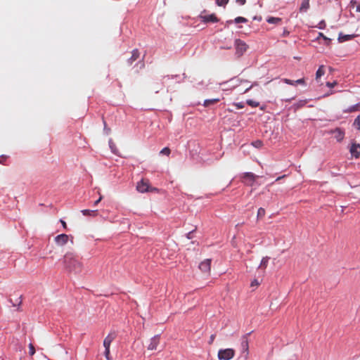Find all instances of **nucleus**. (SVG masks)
I'll use <instances>...</instances> for the list:
<instances>
[{"mask_svg": "<svg viewBox=\"0 0 360 360\" xmlns=\"http://www.w3.org/2000/svg\"><path fill=\"white\" fill-rule=\"evenodd\" d=\"M65 269L70 273L77 274L82 271V264L78 255L73 252H67L63 259Z\"/></svg>", "mask_w": 360, "mask_h": 360, "instance_id": "f257e3e1", "label": "nucleus"}, {"mask_svg": "<svg viewBox=\"0 0 360 360\" xmlns=\"http://www.w3.org/2000/svg\"><path fill=\"white\" fill-rule=\"evenodd\" d=\"M234 47L236 49L235 55L239 58L245 53L248 48V46L243 40L237 39L234 41Z\"/></svg>", "mask_w": 360, "mask_h": 360, "instance_id": "f03ea898", "label": "nucleus"}, {"mask_svg": "<svg viewBox=\"0 0 360 360\" xmlns=\"http://www.w3.org/2000/svg\"><path fill=\"white\" fill-rule=\"evenodd\" d=\"M235 354V351L233 349H221L218 352V359L219 360H230Z\"/></svg>", "mask_w": 360, "mask_h": 360, "instance_id": "7ed1b4c3", "label": "nucleus"}, {"mask_svg": "<svg viewBox=\"0 0 360 360\" xmlns=\"http://www.w3.org/2000/svg\"><path fill=\"white\" fill-rule=\"evenodd\" d=\"M198 18L204 23H209V22L215 23V22H218L219 20L214 13L207 15H202V13L198 16Z\"/></svg>", "mask_w": 360, "mask_h": 360, "instance_id": "20e7f679", "label": "nucleus"}, {"mask_svg": "<svg viewBox=\"0 0 360 360\" xmlns=\"http://www.w3.org/2000/svg\"><path fill=\"white\" fill-rule=\"evenodd\" d=\"M257 177V176L252 172H244L242 176V178L247 181L245 184L250 186H253Z\"/></svg>", "mask_w": 360, "mask_h": 360, "instance_id": "39448f33", "label": "nucleus"}, {"mask_svg": "<svg viewBox=\"0 0 360 360\" xmlns=\"http://www.w3.org/2000/svg\"><path fill=\"white\" fill-rule=\"evenodd\" d=\"M54 240L57 245L63 246L68 241V236L65 233L59 234L55 237Z\"/></svg>", "mask_w": 360, "mask_h": 360, "instance_id": "423d86ee", "label": "nucleus"}, {"mask_svg": "<svg viewBox=\"0 0 360 360\" xmlns=\"http://www.w3.org/2000/svg\"><path fill=\"white\" fill-rule=\"evenodd\" d=\"M252 333V332H249L245 335H243L241 338L240 346L243 352L248 353V336Z\"/></svg>", "mask_w": 360, "mask_h": 360, "instance_id": "0eeeda50", "label": "nucleus"}, {"mask_svg": "<svg viewBox=\"0 0 360 360\" xmlns=\"http://www.w3.org/2000/svg\"><path fill=\"white\" fill-rule=\"evenodd\" d=\"M199 269L204 273H207L210 271L211 267V259H206L201 262L199 264Z\"/></svg>", "mask_w": 360, "mask_h": 360, "instance_id": "6e6552de", "label": "nucleus"}, {"mask_svg": "<svg viewBox=\"0 0 360 360\" xmlns=\"http://www.w3.org/2000/svg\"><path fill=\"white\" fill-rule=\"evenodd\" d=\"M349 152L353 157L358 158L360 156V144L353 143L349 148Z\"/></svg>", "mask_w": 360, "mask_h": 360, "instance_id": "1a4fd4ad", "label": "nucleus"}, {"mask_svg": "<svg viewBox=\"0 0 360 360\" xmlns=\"http://www.w3.org/2000/svg\"><path fill=\"white\" fill-rule=\"evenodd\" d=\"M115 332L110 333L103 340V347L110 348L111 342L116 338Z\"/></svg>", "mask_w": 360, "mask_h": 360, "instance_id": "9d476101", "label": "nucleus"}, {"mask_svg": "<svg viewBox=\"0 0 360 360\" xmlns=\"http://www.w3.org/2000/svg\"><path fill=\"white\" fill-rule=\"evenodd\" d=\"M160 342V335H156L150 339V344L148 346V350H155Z\"/></svg>", "mask_w": 360, "mask_h": 360, "instance_id": "9b49d317", "label": "nucleus"}, {"mask_svg": "<svg viewBox=\"0 0 360 360\" xmlns=\"http://www.w3.org/2000/svg\"><path fill=\"white\" fill-rule=\"evenodd\" d=\"M149 189V185L147 182L143 180H141L137 183L136 190L140 193H146L148 192Z\"/></svg>", "mask_w": 360, "mask_h": 360, "instance_id": "f8f14e48", "label": "nucleus"}, {"mask_svg": "<svg viewBox=\"0 0 360 360\" xmlns=\"http://www.w3.org/2000/svg\"><path fill=\"white\" fill-rule=\"evenodd\" d=\"M283 82L285 84H289V85H292V86H295V85H297V84L306 85L305 79L304 78H301V79H297V80H291V79L285 78V79H283Z\"/></svg>", "mask_w": 360, "mask_h": 360, "instance_id": "ddd939ff", "label": "nucleus"}, {"mask_svg": "<svg viewBox=\"0 0 360 360\" xmlns=\"http://www.w3.org/2000/svg\"><path fill=\"white\" fill-rule=\"evenodd\" d=\"M333 133L335 134V138L336 139L337 141L340 142L343 140L345 137V131L343 129L340 128H336Z\"/></svg>", "mask_w": 360, "mask_h": 360, "instance_id": "4468645a", "label": "nucleus"}, {"mask_svg": "<svg viewBox=\"0 0 360 360\" xmlns=\"http://www.w3.org/2000/svg\"><path fill=\"white\" fill-rule=\"evenodd\" d=\"M140 56V52L137 49H135L131 52V56L128 59L127 63L129 65H131L133 62L136 60Z\"/></svg>", "mask_w": 360, "mask_h": 360, "instance_id": "2eb2a0df", "label": "nucleus"}, {"mask_svg": "<svg viewBox=\"0 0 360 360\" xmlns=\"http://www.w3.org/2000/svg\"><path fill=\"white\" fill-rule=\"evenodd\" d=\"M355 37L354 34H343L340 33L338 36V41L342 43L352 39Z\"/></svg>", "mask_w": 360, "mask_h": 360, "instance_id": "dca6fc26", "label": "nucleus"}, {"mask_svg": "<svg viewBox=\"0 0 360 360\" xmlns=\"http://www.w3.org/2000/svg\"><path fill=\"white\" fill-rule=\"evenodd\" d=\"M320 38L324 40V44L326 46H329L331 41V39L327 37H326L322 32H319L317 37L314 41H318Z\"/></svg>", "mask_w": 360, "mask_h": 360, "instance_id": "f3484780", "label": "nucleus"}, {"mask_svg": "<svg viewBox=\"0 0 360 360\" xmlns=\"http://www.w3.org/2000/svg\"><path fill=\"white\" fill-rule=\"evenodd\" d=\"M219 101H220V98H219L205 99L204 101L203 105L206 108L210 107V105H214V104L218 103Z\"/></svg>", "mask_w": 360, "mask_h": 360, "instance_id": "a211bd4d", "label": "nucleus"}, {"mask_svg": "<svg viewBox=\"0 0 360 360\" xmlns=\"http://www.w3.org/2000/svg\"><path fill=\"white\" fill-rule=\"evenodd\" d=\"M82 214L84 216H92L95 217L98 215V210H82L81 211Z\"/></svg>", "mask_w": 360, "mask_h": 360, "instance_id": "6ab92c4d", "label": "nucleus"}, {"mask_svg": "<svg viewBox=\"0 0 360 360\" xmlns=\"http://www.w3.org/2000/svg\"><path fill=\"white\" fill-rule=\"evenodd\" d=\"M309 8V0H303L302 1V4H301L300 8V11L301 13H305L307 11Z\"/></svg>", "mask_w": 360, "mask_h": 360, "instance_id": "aec40b11", "label": "nucleus"}, {"mask_svg": "<svg viewBox=\"0 0 360 360\" xmlns=\"http://www.w3.org/2000/svg\"><path fill=\"white\" fill-rule=\"evenodd\" d=\"M248 20L247 18H244V17H237L236 18L233 20H228L226 22L228 24H231L233 22H235V23H245L247 22Z\"/></svg>", "mask_w": 360, "mask_h": 360, "instance_id": "412c9836", "label": "nucleus"}, {"mask_svg": "<svg viewBox=\"0 0 360 360\" xmlns=\"http://www.w3.org/2000/svg\"><path fill=\"white\" fill-rule=\"evenodd\" d=\"M307 103V100H300L298 102L293 104L292 106L295 110H297L302 107H304Z\"/></svg>", "mask_w": 360, "mask_h": 360, "instance_id": "4be33fe9", "label": "nucleus"}, {"mask_svg": "<svg viewBox=\"0 0 360 360\" xmlns=\"http://www.w3.org/2000/svg\"><path fill=\"white\" fill-rule=\"evenodd\" d=\"M358 110H360V108H359V104H354L353 105L348 107L347 109L343 110V112L350 113Z\"/></svg>", "mask_w": 360, "mask_h": 360, "instance_id": "5701e85b", "label": "nucleus"}, {"mask_svg": "<svg viewBox=\"0 0 360 360\" xmlns=\"http://www.w3.org/2000/svg\"><path fill=\"white\" fill-rule=\"evenodd\" d=\"M269 259H270L269 257L266 256V257H263L260 262L259 267L262 268V269H266V267L268 265Z\"/></svg>", "mask_w": 360, "mask_h": 360, "instance_id": "b1692460", "label": "nucleus"}, {"mask_svg": "<svg viewBox=\"0 0 360 360\" xmlns=\"http://www.w3.org/2000/svg\"><path fill=\"white\" fill-rule=\"evenodd\" d=\"M281 18L276 17H269L266 22L270 24H278L281 22Z\"/></svg>", "mask_w": 360, "mask_h": 360, "instance_id": "393cba45", "label": "nucleus"}, {"mask_svg": "<svg viewBox=\"0 0 360 360\" xmlns=\"http://www.w3.org/2000/svg\"><path fill=\"white\" fill-rule=\"evenodd\" d=\"M352 127L360 131V115H358L354 120Z\"/></svg>", "mask_w": 360, "mask_h": 360, "instance_id": "a878e982", "label": "nucleus"}, {"mask_svg": "<svg viewBox=\"0 0 360 360\" xmlns=\"http://www.w3.org/2000/svg\"><path fill=\"white\" fill-rule=\"evenodd\" d=\"M324 73H325V72L323 70V66L321 65L316 70V78L319 79V78L321 77L324 75Z\"/></svg>", "mask_w": 360, "mask_h": 360, "instance_id": "bb28decb", "label": "nucleus"}, {"mask_svg": "<svg viewBox=\"0 0 360 360\" xmlns=\"http://www.w3.org/2000/svg\"><path fill=\"white\" fill-rule=\"evenodd\" d=\"M246 103H247L248 105L252 106V107H257V106H259V102L255 101H253V100H252V99H248V100H247Z\"/></svg>", "mask_w": 360, "mask_h": 360, "instance_id": "cd10ccee", "label": "nucleus"}, {"mask_svg": "<svg viewBox=\"0 0 360 360\" xmlns=\"http://www.w3.org/2000/svg\"><path fill=\"white\" fill-rule=\"evenodd\" d=\"M109 146L110 148L112 153H113L114 154H117V148H116L115 143L112 142V139L109 140Z\"/></svg>", "mask_w": 360, "mask_h": 360, "instance_id": "c85d7f7f", "label": "nucleus"}, {"mask_svg": "<svg viewBox=\"0 0 360 360\" xmlns=\"http://www.w3.org/2000/svg\"><path fill=\"white\" fill-rule=\"evenodd\" d=\"M171 153V150L170 149L168 148V147H165L164 148H162L160 152V155H167V156H169V154Z\"/></svg>", "mask_w": 360, "mask_h": 360, "instance_id": "c756f323", "label": "nucleus"}, {"mask_svg": "<svg viewBox=\"0 0 360 360\" xmlns=\"http://www.w3.org/2000/svg\"><path fill=\"white\" fill-rule=\"evenodd\" d=\"M326 27V24L324 20H321L317 25L315 26V27L319 29V30H323Z\"/></svg>", "mask_w": 360, "mask_h": 360, "instance_id": "7c9ffc66", "label": "nucleus"}, {"mask_svg": "<svg viewBox=\"0 0 360 360\" xmlns=\"http://www.w3.org/2000/svg\"><path fill=\"white\" fill-rule=\"evenodd\" d=\"M252 145L257 148H259L263 146V143L260 140H257V141H253L252 143Z\"/></svg>", "mask_w": 360, "mask_h": 360, "instance_id": "2f4dec72", "label": "nucleus"}, {"mask_svg": "<svg viewBox=\"0 0 360 360\" xmlns=\"http://www.w3.org/2000/svg\"><path fill=\"white\" fill-rule=\"evenodd\" d=\"M229 0H216V4L219 6H225Z\"/></svg>", "mask_w": 360, "mask_h": 360, "instance_id": "473e14b6", "label": "nucleus"}, {"mask_svg": "<svg viewBox=\"0 0 360 360\" xmlns=\"http://www.w3.org/2000/svg\"><path fill=\"white\" fill-rule=\"evenodd\" d=\"M265 215V210L260 207L257 210V218H262Z\"/></svg>", "mask_w": 360, "mask_h": 360, "instance_id": "72a5a7b5", "label": "nucleus"}, {"mask_svg": "<svg viewBox=\"0 0 360 360\" xmlns=\"http://www.w3.org/2000/svg\"><path fill=\"white\" fill-rule=\"evenodd\" d=\"M7 159H8V156H6L5 155H0V163L2 165H6Z\"/></svg>", "mask_w": 360, "mask_h": 360, "instance_id": "f704fd0d", "label": "nucleus"}, {"mask_svg": "<svg viewBox=\"0 0 360 360\" xmlns=\"http://www.w3.org/2000/svg\"><path fill=\"white\" fill-rule=\"evenodd\" d=\"M34 353H35L34 347L33 346L32 344L30 343L29 345V354L30 356H32V355H34Z\"/></svg>", "mask_w": 360, "mask_h": 360, "instance_id": "c9c22d12", "label": "nucleus"}, {"mask_svg": "<svg viewBox=\"0 0 360 360\" xmlns=\"http://www.w3.org/2000/svg\"><path fill=\"white\" fill-rule=\"evenodd\" d=\"M103 124H104L103 131L108 135L110 132V129L107 127L106 122L104 120H103Z\"/></svg>", "mask_w": 360, "mask_h": 360, "instance_id": "e433bc0d", "label": "nucleus"}, {"mask_svg": "<svg viewBox=\"0 0 360 360\" xmlns=\"http://www.w3.org/2000/svg\"><path fill=\"white\" fill-rule=\"evenodd\" d=\"M235 105L237 108V109H242L245 107V103L243 102H238L236 103Z\"/></svg>", "mask_w": 360, "mask_h": 360, "instance_id": "4c0bfd02", "label": "nucleus"}, {"mask_svg": "<svg viewBox=\"0 0 360 360\" xmlns=\"http://www.w3.org/2000/svg\"><path fill=\"white\" fill-rule=\"evenodd\" d=\"M337 84V82L334 81L333 82H326V86L329 88H333Z\"/></svg>", "mask_w": 360, "mask_h": 360, "instance_id": "58836bf2", "label": "nucleus"}, {"mask_svg": "<svg viewBox=\"0 0 360 360\" xmlns=\"http://www.w3.org/2000/svg\"><path fill=\"white\" fill-rule=\"evenodd\" d=\"M193 232H194V230L191 231L190 232H188V233L186 234V238H187L188 239H191V238H193Z\"/></svg>", "mask_w": 360, "mask_h": 360, "instance_id": "ea45409f", "label": "nucleus"}, {"mask_svg": "<svg viewBox=\"0 0 360 360\" xmlns=\"http://www.w3.org/2000/svg\"><path fill=\"white\" fill-rule=\"evenodd\" d=\"M259 285V283L258 282V281L257 279H255L253 280L252 282H251V286L253 287V286H257Z\"/></svg>", "mask_w": 360, "mask_h": 360, "instance_id": "a19ab883", "label": "nucleus"}, {"mask_svg": "<svg viewBox=\"0 0 360 360\" xmlns=\"http://www.w3.org/2000/svg\"><path fill=\"white\" fill-rule=\"evenodd\" d=\"M104 348H105L104 356H110V348H108V347H104Z\"/></svg>", "mask_w": 360, "mask_h": 360, "instance_id": "79ce46f5", "label": "nucleus"}, {"mask_svg": "<svg viewBox=\"0 0 360 360\" xmlns=\"http://www.w3.org/2000/svg\"><path fill=\"white\" fill-rule=\"evenodd\" d=\"M236 2L240 5V6H243L245 4L246 2V0H236Z\"/></svg>", "mask_w": 360, "mask_h": 360, "instance_id": "37998d69", "label": "nucleus"}, {"mask_svg": "<svg viewBox=\"0 0 360 360\" xmlns=\"http://www.w3.org/2000/svg\"><path fill=\"white\" fill-rule=\"evenodd\" d=\"M214 338H215V335H214V334L211 335V336L210 338L209 343L212 344L213 342Z\"/></svg>", "mask_w": 360, "mask_h": 360, "instance_id": "c03bdc74", "label": "nucleus"}, {"mask_svg": "<svg viewBox=\"0 0 360 360\" xmlns=\"http://www.w3.org/2000/svg\"><path fill=\"white\" fill-rule=\"evenodd\" d=\"M101 200H102V196H100L99 198L94 202V205L96 206Z\"/></svg>", "mask_w": 360, "mask_h": 360, "instance_id": "a18cd8bd", "label": "nucleus"}, {"mask_svg": "<svg viewBox=\"0 0 360 360\" xmlns=\"http://www.w3.org/2000/svg\"><path fill=\"white\" fill-rule=\"evenodd\" d=\"M60 221L61 222L63 227L64 229H66V227H67V224H66L65 221H63V219H60Z\"/></svg>", "mask_w": 360, "mask_h": 360, "instance_id": "49530a36", "label": "nucleus"}, {"mask_svg": "<svg viewBox=\"0 0 360 360\" xmlns=\"http://www.w3.org/2000/svg\"><path fill=\"white\" fill-rule=\"evenodd\" d=\"M294 98H295V97H292V98H289L283 99V101H285V102H290V101H292Z\"/></svg>", "mask_w": 360, "mask_h": 360, "instance_id": "de8ad7c7", "label": "nucleus"}, {"mask_svg": "<svg viewBox=\"0 0 360 360\" xmlns=\"http://www.w3.org/2000/svg\"><path fill=\"white\" fill-rule=\"evenodd\" d=\"M253 85H254V84H252V85H251L250 87L247 88V89L245 90L244 93L248 92V91H249V90H250V89L253 86Z\"/></svg>", "mask_w": 360, "mask_h": 360, "instance_id": "09e8293b", "label": "nucleus"}, {"mask_svg": "<svg viewBox=\"0 0 360 360\" xmlns=\"http://www.w3.org/2000/svg\"><path fill=\"white\" fill-rule=\"evenodd\" d=\"M356 11L360 13V4L356 6Z\"/></svg>", "mask_w": 360, "mask_h": 360, "instance_id": "8fccbe9b", "label": "nucleus"}, {"mask_svg": "<svg viewBox=\"0 0 360 360\" xmlns=\"http://www.w3.org/2000/svg\"><path fill=\"white\" fill-rule=\"evenodd\" d=\"M333 94V91H330V93L325 94L324 96H328L330 94Z\"/></svg>", "mask_w": 360, "mask_h": 360, "instance_id": "3c124183", "label": "nucleus"}, {"mask_svg": "<svg viewBox=\"0 0 360 360\" xmlns=\"http://www.w3.org/2000/svg\"><path fill=\"white\" fill-rule=\"evenodd\" d=\"M105 357L106 360H111V359H110V356H105Z\"/></svg>", "mask_w": 360, "mask_h": 360, "instance_id": "603ef678", "label": "nucleus"}, {"mask_svg": "<svg viewBox=\"0 0 360 360\" xmlns=\"http://www.w3.org/2000/svg\"><path fill=\"white\" fill-rule=\"evenodd\" d=\"M8 301H9V302H11V303L13 304V306H15V304L14 303H13V302H12V300H11V299H9V300H8Z\"/></svg>", "mask_w": 360, "mask_h": 360, "instance_id": "864d4df0", "label": "nucleus"}, {"mask_svg": "<svg viewBox=\"0 0 360 360\" xmlns=\"http://www.w3.org/2000/svg\"><path fill=\"white\" fill-rule=\"evenodd\" d=\"M260 19H261V18H257L256 16H255V17H254V18H253V20H260Z\"/></svg>", "mask_w": 360, "mask_h": 360, "instance_id": "5fc2aeb1", "label": "nucleus"}, {"mask_svg": "<svg viewBox=\"0 0 360 360\" xmlns=\"http://www.w3.org/2000/svg\"><path fill=\"white\" fill-rule=\"evenodd\" d=\"M19 299H20V300H21V296L19 297ZM21 302H22V300H20V302H19V304H21Z\"/></svg>", "mask_w": 360, "mask_h": 360, "instance_id": "6e6d98bb", "label": "nucleus"}, {"mask_svg": "<svg viewBox=\"0 0 360 360\" xmlns=\"http://www.w3.org/2000/svg\"><path fill=\"white\" fill-rule=\"evenodd\" d=\"M221 49H230V47H226V46H224H224H223V47H221Z\"/></svg>", "mask_w": 360, "mask_h": 360, "instance_id": "4d7b16f0", "label": "nucleus"}, {"mask_svg": "<svg viewBox=\"0 0 360 360\" xmlns=\"http://www.w3.org/2000/svg\"><path fill=\"white\" fill-rule=\"evenodd\" d=\"M166 77H167V78H169V75H167V76L164 77V78H166Z\"/></svg>", "mask_w": 360, "mask_h": 360, "instance_id": "13d9d810", "label": "nucleus"}, {"mask_svg": "<svg viewBox=\"0 0 360 360\" xmlns=\"http://www.w3.org/2000/svg\"><path fill=\"white\" fill-rule=\"evenodd\" d=\"M356 104H359V108H360V102L357 103Z\"/></svg>", "mask_w": 360, "mask_h": 360, "instance_id": "bf43d9fd", "label": "nucleus"}]
</instances>
